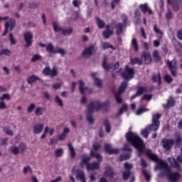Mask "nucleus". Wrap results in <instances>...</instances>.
I'll list each match as a JSON object with an SVG mask.
<instances>
[{
	"label": "nucleus",
	"instance_id": "nucleus-13",
	"mask_svg": "<svg viewBox=\"0 0 182 182\" xmlns=\"http://www.w3.org/2000/svg\"><path fill=\"white\" fill-rule=\"evenodd\" d=\"M161 142H162L164 149L167 151L171 150V148L173 147V146H174V140L173 139L164 138L161 140Z\"/></svg>",
	"mask_w": 182,
	"mask_h": 182
},
{
	"label": "nucleus",
	"instance_id": "nucleus-36",
	"mask_svg": "<svg viewBox=\"0 0 182 182\" xmlns=\"http://www.w3.org/2000/svg\"><path fill=\"white\" fill-rule=\"evenodd\" d=\"M153 56L155 62H160L161 57H160V55L159 54V51L157 50H154Z\"/></svg>",
	"mask_w": 182,
	"mask_h": 182
},
{
	"label": "nucleus",
	"instance_id": "nucleus-49",
	"mask_svg": "<svg viewBox=\"0 0 182 182\" xmlns=\"http://www.w3.org/2000/svg\"><path fill=\"white\" fill-rule=\"evenodd\" d=\"M151 99H153V95L145 94L142 96V97L141 98V100H147L148 102H149V100H151Z\"/></svg>",
	"mask_w": 182,
	"mask_h": 182
},
{
	"label": "nucleus",
	"instance_id": "nucleus-64",
	"mask_svg": "<svg viewBox=\"0 0 182 182\" xmlns=\"http://www.w3.org/2000/svg\"><path fill=\"white\" fill-rule=\"evenodd\" d=\"M28 171L32 173V168H31V166H25L23 169V173L24 174H27Z\"/></svg>",
	"mask_w": 182,
	"mask_h": 182
},
{
	"label": "nucleus",
	"instance_id": "nucleus-57",
	"mask_svg": "<svg viewBox=\"0 0 182 182\" xmlns=\"http://www.w3.org/2000/svg\"><path fill=\"white\" fill-rule=\"evenodd\" d=\"M37 60H42V57L39 54H35L31 58V62H36Z\"/></svg>",
	"mask_w": 182,
	"mask_h": 182
},
{
	"label": "nucleus",
	"instance_id": "nucleus-4",
	"mask_svg": "<svg viewBox=\"0 0 182 182\" xmlns=\"http://www.w3.org/2000/svg\"><path fill=\"white\" fill-rule=\"evenodd\" d=\"M146 156H149L150 160H152V161H155V163H157V167L160 170H162V168H165L166 169V171H167L168 168H170V167H168V164H167V162L160 159V158H159L157 155L151 153V150L146 151Z\"/></svg>",
	"mask_w": 182,
	"mask_h": 182
},
{
	"label": "nucleus",
	"instance_id": "nucleus-62",
	"mask_svg": "<svg viewBox=\"0 0 182 182\" xmlns=\"http://www.w3.org/2000/svg\"><path fill=\"white\" fill-rule=\"evenodd\" d=\"M62 85H63V82L54 83L52 87H53V89L58 90V89H60V87H62Z\"/></svg>",
	"mask_w": 182,
	"mask_h": 182
},
{
	"label": "nucleus",
	"instance_id": "nucleus-60",
	"mask_svg": "<svg viewBox=\"0 0 182 182\" xmlns=\"http://www.w3.org/2000/svg\"><path fill=\"white\" fill-rule=\"evenodd\" d=\"M11 153L14 156H18V154H19V148H18V146L11 148Z\"/></svg>",
	"mask_w": 182,
	"mask_h": 182
},
{
	"label": "nucleus",
	"instance_id": "nucleus-46",
	"mask_svg": "<svg viewBox=\"0 0 182 182\" xmlns=\"http://www.w3.org/2000/svg\"><path fill=\"white\" fill-rule=\"evenodd\" d=\"M52 25H53L54 32H63V28L59 27L58 26V24L56 23V22H53Z\"/></svg>",
	"mask_w": 182,
	"mask_h": 182
},
{
	"label": "nucleus",
	"instance_id": "nucleus-40",
	"mask_svg": "<svg viewBox=\"0 0 182 182\" xmlns=\"http://www.w3.org/2000/svg\"><path fill=\"white\" fill-rule=\"evenodd\" d=\"M43 110H45L42 107H37L34 112L36 116H42L43 114Z\"/></svg>",
	"mask_w": 182,
	"mask_h": 182
},
{
	"label": "nucleus",
	"instance_id": "nucleus-41",
	"mask_svg": "<svg viewBox=\"0 0 182 182\" xmlns=\"http://www.w3.org/2000/svg\"><path fill=\"white\" fill-rule=\"evenodd\" d=\"M72 33H73V28L70 27L68 29H63V28L62 34L64 35V36H66V35L70 36V35H72Z\"/></svg>",
	"mask_w": 182,
	"mask_h": 182
},
{
	"label": "nucleus",
	"instance_id": "nucleus-45",
	"mask_svg": "<svg viewBox=\"0 0 182 182\" xmlns=\"http://www.w3.org/2000/svg\"><path fill=\"white\" fill-rule=\"evenodd\" d=\"M141 173L144 176L145 179L146 180V181H150V180L151 179V176L149 174V173H147V171L144 168H142Z\"/></svg>",
	"mask_w": 182,
	"mask_h": 182
},
{
	"label": "nucleus",
	"instance_id": "nucleus-35",
	"mask_svg": "<svg viewBox=\"0 0 182 182\" xmlns=\"http://www.w3.org/2000/svg\"><path fill=\"white\" fill-rule=\"evenodd\" d=\"M132 46H133L135 52H139V43H137L136 38H132Z\"/></svg>",
	"mask_w": 182,
	"mask_h": 182
},
{
	"label": "nucleus",
	"instance_id": "nucleus-29",
	"mask_svg": "<svg viewBox=\"0 0 182 182\" xmlns=\"http://www.w3.org/2000/svg\"><path fill=\"white\" fill-rule=\"evenodd\" d=\"M144 93H147V88L146 87L139 86L136 89V94L141 96Z\"/></svg>",
	"mask_w": 182,
	"mask_h": 182
},
{
	"label": "nucleus",
	"instance_id": "nucleus-2",
	"mask_svg": "<svg viewBox=\"0 0 182 182\" xmlns=\"http://www.w3.org/2000/svg\"><path fill=\"white\" fill-rule=\"evenodd\" d=\"M107 109H110V102H102L100 101L91 102L90 105L87 107V110L88 113L87 114V120L90 124H95V119H93V112L95 110L99 112V110H105L107 112Z\"/></svg>",
	"mask_w": 182,
	"mask_h": 182
},
{
	"label": "nucleus",
	"instance_id": "nucleus-20",
	"mask_svg": "<svg viewBox=\"0 0 182 182\" xmlns=\"http://www.w3.org/2000/svg\"><path fill=\"white\" fill-rule=\"evenodd\" d=\"M168 161L170 163L171 166L173 167V168H177V170H181V166L178 163L177 160L174 158H168Z\"/></svg>",
	"mask_w": 182,
	"mask_h": 182
},
{
	"label": "nucleus",
	"instance_id": "nucleus-33",
	"mask_svg": "<svg viewBox=\"0 0 182 182\" xmlns=\"http://www.w3.org/2000/svg\"><path fill=\"white\" fill-rule=\"evenodd\" d=\"M130 62L132 65H143V61L139 58H131Z\"/></svg>",
	"mask_w": 182,
	"mask_h": 182
},
{
	"label": "nucleus",
	"instance_id": "nucleus-3",
	"mask_svg": "<svg viewBox=\"0 0 182 182\" xmlns=\"http://www.w3.org/2000/svg\"><path fill=\"white\" fill-rule=\"evenodd\" d=\"M127 141L130 143L139 152V156L143 153V140L137 134L133 132H128L125 134Z\"/></svg>",
	"mask_w": 182,
	"mask_h": 182
},
{
	"label": "nucleus",
	"instance_id": "nucleus-50",
	"mask_svg": "<svg viewBox=\"0 0 182 182\" xmlns=\"http://www.w3.org/2000/svg\"><path fill=\"white\" fill-rule=\"evenodd\" d=\"M101 147H102V145H100V144L95 143L92 145V148H93L92 151H94V153H96V151H99V150H100Z\"/></svg>",
	"mask_w": 182,
	"mask_h": 182
},
{
	"label": "nucleus",
	"instance_id": "nucleus-59",
	"mask_svg": "<svg viewBox=\"0 0 182 182\" xmlns=\"http://www.w3.org/2000/svg\"><path fill=\"white\" fill-rule=\"evenodd\" d=\"M63 154V149H58L55 151V157H61Z\"/></svg>",
	"mask_w": 182,
	"mask_h": 182
},
{
	"label": "nucleus",
	"instance_id": "nucleus-22",
	"mask_svg": "<svg viewBox=\"0 0 182 182\" xmlns=\"http://www.w3.org/2000/svg\"><path fill=\"white\" fill-rule=\"evenodd\" d=\"M150 132H157V130L151 129H150V125H148L145 127V129L141 130V135L145 139H148L149 138V134H150Z\"/></svg>",
	"mask_w": 182,
	"mask_h": 182
},
{
	"label": "nucleus",
	"instance_id": "nucleus-11",
	"mask_svg": "<svg viewBox=\"0 0 182 182\" xmlns=\"http://www.w3.org/2000/svg\"><path fill=\"white\" fill-rule=\"evenodd\" d=\"M119 66H120V64L119 63V62L107 64V58L106 57L104 58V60L102 62V68L105 70H110V69H112L113 70H116V69H119Z\"/></svg>",
	"mask_w": 182,
	"mask_h": 182
},
{
	"label": "nucleus",
	"instance_id": "nucleus-19",
	"mask_svg": "<svg viewBox=\"0 0 182 182\" xmlns=\"http://www.w3.org/2000/svg\"><path fill=\"white\" fill-rule=\"evenodd\" d=\"M151 80L154 83H158V86L161 85V74L158 73L157 74H154L151 76Z\"/></svg>",
	"mask_w": 182,
	"mask_h": 182
},
{
	"label": "nucleus",
	"instance_id": "nucleus-43",
	"mask_svg": "<svg viewBox=\"0 0 182 182\" xmlns=\"http://www.w3.org/2000/svg\"><path fill=\"white\" fill-rule=\"evenodd\" d=\"M68 146L70 151L72 159H75V157H76V152H75V148H73V146H72V144H68Z\"/></svg>",
	"mask_w": 182,
	"mask_h": 182
},
{
	"label": "nucleus",
	"instance_id": "nucleus-30",
	"mask_svg": "<svg viewBox=\"0 0 182 182\" xmlns=\"http://www.w3.org/2000/svg\"><path fill=\"white\" fill-rule=\"evenodd\" d=\"M103 124L105 127L107 133H110V132H112V127L110 126V122H109V119H105Z\"/></svg>",
	"mask_w": 182,
	"mask_h": 182
},
{
	"label": "nucleus",
	"instance_id": "nucleus-48",
	"mask_svg": "<svg viewBox=\"0 0 182 182\" xmlns=\"http://www.w3.org/2000/svg\"><path fill=\"white\" fill-rule=\"evenodd\" d=\"M121 95L122 94H119V92H117L115 94V100H116L117 103H118V105L123 103V99H122V97H120Z\"/></svg>",
	"mask_w": 182,
	"mask_h": 182
},
{
	"label": "nucleus",
	"instance_id": "nucleus-8",
	"mask_svg": "<svg viewBox=\"0 0 182 182\" xmlns=\"http://www.w3.org/2000/svg\"><path fill=\"white\" fill-rule=\"evenodd\" d=\"M161 118V114H155L152 116V123L149 124V128L151 130H157L160 128V121L159 119Z\"/></svg>",
	"mask_w": 182,
	"mask_h": 182
},
{
	"label": "nucleus",
	"instance_id": "nucleus-55",
	"mask_svg": "<svg viewBox=\"0 0 182 182\" xmlns=\"http://www.w3.org/2000/svg\"><path fill=\"white\" fill-rule=\"evenodd\" d=\"M9 39L10 41L11 45H16V40L14 38V34L12 33H9Z\"/></svg>",
	"mask_w": 182,
	"mask_h": 182
},
{
	"label": "nucleus",
	"instance_id": "nucleus-28",
	"mask_svg": "<svg viewBox=\"0 0 182 182\" xmlns=\"http://www.w3.org/2000/svg\"><path fill=\"white\" fill-rule=\"evenodd\" d=\"M116 33L117 36L123 33V23H119L115 25Z\"/></svg>",
	"mask_w": 182,
	"mask_h": 182
},
{
	"label": "nucleus",
	"instance_id": "nucleus-37",
	"mask_svg": "<svg viewBox=\"0 0 182 182\" xmlns=\"http://www.w3.org/2000/svg\"><path fill=\"white\" fill-rule=\"evenodd\" d=\"M96 21L98 28L100 29H103V28H105V26L106 25V23H105V21H102L98 17L96 18Z\"/></svg>",
	"mask_w": 182,
	"mask_h": 182
},
{
	"label": "nucleus",
	"instance_id": "nucleus-6",
	"mask_svg": "<svg viewBox=\"0 0 182 182\" xmlns=\"http://www.w3.org/2000/svg\"><path fill=\"white\" fill-rule=\"evenodd\" d=\"M16 25V21L14 18H10L9 21H6L4 24V31L2 33V36H6L9 31L10 32H12Z\"/></svg>",
	"mask_w": 182,
	"mask_h": 182
},
{
	"label": "nucleus",
	"instance_id": "nucleus-31",
	"mask_svg": "<svg viewBox=\"0 0 182 182\" xmlns=\"http://www.w3.org/2000/svg\"><path fill=\"white\" fill-rule=\"evenodd\" d=\"M126 89H127V82H122L117 93L122 95V93L124 92V90H126Z\"/></svg>",
	"mask_w": 182,
	"mask_h": 182
},
{
	"label": "nucleus",
	"instance_id": "nucleus-54",
	"mask_svg": "<svg viewBox=\"0 0 182 182\" xmlns=\"http://www.w3.org/2000/svg\"><path fill=\"white\" fill-rule=\"evenodd\" d=\"M128 159H130V154H121L119 160L121 161H124L126 160H128Z\"/></svg>",
	"mask_w": 182,
	"mask_h": 182
},
{
	"label": "nucleus",
	"instance_id": "nucleus-23",
	"mask_svg": "<svg viewBox=\"0 0 182 182\" xmlns=\"http://www.w3.org/2000/svg\"><path fill=\"white\" fill-rule=\"evenodd\" d=\"M105 175L107 176V177H109V178H113V177H114V171H113V168L110 166H106Z\"/></svg>",
	"mask_w": 182,
	"mask_h": 182
},
{
	"label": "nucleus",
	"instance_id": "nucleus-7",
	"mask_svg": "<svg viewBox=\"0 0 182 182\" xmlns=\"http://www.w3.org/2000/svg\"><path fill=\"white\" fill-rule=\"evenodd\" d=\"M122 77L126 80L133 79L134 77V68L126 65L124 72L122 73Z\"/></svg>",
	"mask_w": 182,
	"mask_h": 182
},
{
	"label": "nucleus",
	"instance_id": "nucleus-52",
	"mask_svg": "<svg viewBox=\"0 0 182 182\" xmlns=\"http://www.w3.org/2000/svg\"><path fill=\"white\" fill-rule=\"evenodd\" d=\"M164 79L166 83H171V82H173V77L168 74L165 75Z\"/></svg>",
	"mask_w": 182,
	"mask_h": 182
},
{
	"label": "nucleus",
	"instance_id": "nucleus-26",
	"mask_svg": "<svg viewBox=\"0 0 182 182\" xmlns=\"http://www.w3.org/2000/svg\"><path fill=\"white\" fill-rule=\"evenodd\" d=\"M101 46L104 50H106V49H112V50H116V47L113 46V45L109 44L107 42H102L101 43Z\"/></svg>",
	"mask_w": 182,
	"mask_h": 182
},
{
	"label": "nucleus",
	"instance_id": "nucleus-10",
	"mask_svg": "<svg viewBox=\"0 0 182 182\" xmlns=\"http://www.w3.org/2000/svg\"><path fill=\"white\" fill-rule=\"evenodd\" d=\"M43 74H44L45 76H50V77L53 78L58 76V68L53 67V68L50 69V67L46 66L43 70Z\"/></svg>",
	"mask_w": 182,
	"mask_h": 182
},
{
	"label": "nucleus",
	"instance_id": "nucleus-44",
	"mask_svg": "<svg viewBox=\"0 0 182 182\" xmlns=\"http://www.w3.org/2000/svg\"><path fill=\"white\" fill-rule=\"evenodd\" d=\"M3 132L7 134V136H14V132L8 127H3Z\"/></svg>",
	"mask_w": 182,
	"mask_h": 182
},
{
	"label": "nucleus",
	"instance_id": "nucleus-24",
	"mask_svg": "<svg viewBox=\"0 0 182 182\" xmlns=\"http://www.w3.org/2000/svg\"><path fill=\"white\" fill-rule=\"evenodd\" d=\"M93 52H95V46H91L84 50L82 56H90Z\"/></svg>",
	"mask_w": 182,
	"mask_h": 182
},
{
	"label": "nucleus",
	"instance_id": "nucleus-1",
	"mask_svg": "<svg viewBox=\"0 0 182 182\" xmlns=\"http://www.w3.org/2000/svg\"><path fill=\"white\" fill-rule=\"evenodd\" d=\"M80 159V168H84L85 165L88 171L100 169V163L103 161V156L100 154L95 152V151H90L89 156L86 154L81 155Z\"/></svg>",
	"mask_w": 182,
	"mask_h": 182
},
{
	"label": "nucleus",
	"instance_id": "nucleus-5",
	"mask_svg": "<svg viewBox=\"0 0 182 182\" xmlns=\"http://www.w3.org/2000/svg\"><path fill=\"white\" fill-rule=\"evenodd\" d=\"M46 52H48V53H59L60 55H61V56H65V55H66V51L63 49V48H55L53 47V44L52 43H48L46 46Z\"/></svg>",
	"mask_w": 182,
	"mask_h": 182
},
{
	"label": "nucleus",
	"instance_id": "nucleus-15",
	"mask_svg": "<svg viewBox=\"0 0 182 182\" xmlns=\"http://www.w3.org/2000/svg\"><path fill=\"white\" fill-rule=\"evenodd\" d=\"M23 38L26 43V48H29V46H31L33 43L32 39H33V33H32L31 31H27L23 33Z\"/></svg>",
	"mask_w": 182,
	"mask_h": 182
},
{
	"label": "nucleus",
	"instance_id": "nucleus-16",
	"mask_svg": "<svg viewBox=\"0 0 182 182\" xmlns=\"http://www.w3.org/2000/svg\"><path fill=\"white\" fill-rule=\"evenodd\" d=\"M76 173V179L80 180L81 182H86V176L85 175V172L80 169H75V168H73L72 173Z\"/></svg>",
	"mask_w": 182,
	"mask_h": 182
},
{
	"label": "nucleus",
	"instance_id": "nucleus-51",
	"mask_svg": "<svg viewBox=\"0 0 182 182\" xmlns=\"http://www.w3.org/2000/svg\"><path fill=\"white\" fill-rule=\"evenodd\" d=\"M174 144H176V146L182 145V138L180 135L176 137V140L174 141Z\"/></svg>",
	"mask_w": 182,
	"mask_h": 182
},
{
	"label": "nucleus",
	"instance_id": "nucleus-61",
	"mask_svg": "<svg viewBox=\"0 0 182 182\" xmlns=\"http://www.w3.org/2000/svg\"><path fill=\"white\" fill-rule=\"evenodd\" d=\"M55 103H57L58 106H60V107H63V101H62L58 95L55 96Z\"/></svg>",
	"mask_w": 182,
	"mask_h": 182
},
{
	"label": "nucleus",
	"instance_id": "nucleus-63",
	"mask_svg": "<svg viewBox=\"0 0 182 182\" xmlns=\"http://www.w3.org/2000/svg\"><path fill=\"white\" fill-rule=\"evenodd\" d=\"M95 83L96 85V86H97L98 87H102V86L103 85V84L102 83V80L99 78H95Z\"/></svg>",
	"mask_w": 182,
	"mask_h": 182
},
{
	"label": "nucleus",
	"instance_id": "nucleus-34",
	"mask_svg": "<svg viewBox=\"0 0 182 182\" xmlns=\"http://www.w3.org/2000/svg\"><path fill=\"white\" fill-rule=\"evenodd\" d=\"M145 112H149V109L146 108L144 106H141L136 110V114L137 116H140V114H143V113H145Z\"/></svg>",
	"mask_w": 182,
	"mask_h": 182
},
{
	"label": "nucleus",
	"instance_id": "nucleus-25",
	"mask_svg": "<svg viewBox=\"0 0 182 182\" xmlns=\"http://www.w3.org/2000/svg\"><path fill=\"white\" fill-rule=\"evenodd\" d=\"M167 2L169 5H172V8L175 12H177L180 9V6H178L177 0H167Z\"/></svg>",
	"mask_w": 182,
	"mask_h": 182
},
{
	"label": "nucleus",
	"instance_id": "nucleus-56",
	"mask_svg": "<svg viewBox=\"0 0 182 182\" xmlns=\"http://www.w3.org/2000/svg\"><path fill=\"white\" fill-rule=\"evenodd\" d=\"M11 100V95H9V94H3L1 97H0V100L3 101L4 100Z\"/></svg>",
	"mask_w": 182,
	"mask_h": 182
},
{
	"label": "nucleus",
	"instance_id": "nucleus-32",
	"mask_svg": "<svg viewBox=\"0 0 182 182\" xmlns=\"http://www.w3.org/2000/svg\"><path fill=\"white\" fill-rule=\"evenodd\" d=\"M80 92L81 95H84L85 92L87 90V87H85V82L82 80H79Z\"/></svg>",
	"mask_w": 182,
	"mask_h": 182
},
{
	"label": "nucleus",
	"instance_id": "nucleus-14",
	"mask_svg": "<svg viewBox=\"0 0 182 182\" xmlns=\"http://www.w3.org/2000/svg\"><path fill=\"white\" fill-rule=\"evenodd\" d=\"M141 60L145 65H150L151 63V54L147 51H142L141 53Z\"/></svg>",
	"mask_w": 182,
	"mask_h": 182
},
{
	"label": "nucleus",
	"instance_id": "nucleus-58",
	"mask_svg": "<svg viewBox=\"0 0 182 182\" xmlns=\"http://www.w3.org/2000/svg\"><path fill=\"white\" fill-rule=\"evenodd\" d=\"M124 167L127 171H130L133 168V164H129V162H125L124 164Z\"/></svg>",
	"mask_w": 182,
	"mask_h": 182
},
{
	"label": "nucleus",
	"instance_id": "nucleus-42",
	"mask_svg": "<svg viewBox=\"0 0 182 182\" xmlns=\"http://www.w3.org/2000/svg\"><path fill=\"white\" fill-rule=\"evenodd\" d=\"M129 106L127 105V104L122 105V107H120L119 109L118 114H123V112H127Z\"/></svg>",
	"mask_w": 182,
	"mask_h": 182
},
{
	"label": "nucleus",
	"instance_id": "nucleus-47",
	"mask_svg": "<svg viewBox=\"0 0 182 182\" xmlns=\"http://www.w3.org/2000/svg\"><path fill=\"white\" fill-rule=\"evenodd\" d=\"M114 33V31H103L102 35L105 39H109Z\"/></svg>",
	"mask_w": 182,
	"mask_h": 182
},
{
	"label": "nucleus",
	"instance_id": "nucleus-21",
	"mask_svg": "<svg viewBox=\"0 0 182 182\" xmlns=\"http://www.w3.org/2000/svg\"><path fill=\"white\" fill-rule=\"evenodd\" d=\"M43 127H45V125L43 124H35L33 128L34 134H39L40 133H42Z\"/></svg>",
	"mask_w": 182,
	"mask_h": 182
},
{
	"label": "nucleus",
	"instance_id": "nucleus-12",
	"mask_svg": "<svg viewBox=\"0 0 182 182\" xmlns=\"http://www.w3.org/2000/svg\"><path fill=\"white\" fill-rule=\"evenodd\" d=\"M166 65L169 68L172 76L176 77V76H177V61L176 60V59H173L171 61L168 60L166 61Z\"/></svg>",
	"mask_w": 182,
	"mask_h": 182
},
{
	"label": "nucleus",
	"instance_id": "nucleus-38",
	"mask_svg": "<svg viewBox=\"0 0 182 182\" xmlns=\"http://www.w3.org/2000/svg\"><path fill=\"white\" fill-rule=\"evenodd\" d=\"M174 97H170L167 100V105L166 109H168V107H173L174 106Z\"/></svg>",
	"mask_w": 182,
	"mask_h": 182
},
{
	"label": "nucleus",
	"instance_id": "nucleus-39",
	"mask_svg": "<svg viewBox=\"0 0 182 182\" xmlns=\"http://www.w3.org/2000/svg\"><path fill=\"white\" fill-rule=\"evenodd\" d=\"M130 176H132V171H126L122 173V179L127 181V180H129Z\"/></svg>",
	"mask_w": 182,
	"mask_h": 182
},
{
	"label": "nucleus",
	"instance_id": "nucleus-53",
	"mask_svg": "<svg viewBox=\"0 0 182 182\" xmlns=\"http://www.w3.org/2000/svg\"><path fill=\"white\" fill-rule=\"evenodd\" d=\"M36 107V105L35 104H30L29 106L27 107V113H32Z\"/></svg>",
	"mask_w": 182,
	"mask_h": 182
},
{
	"label": "nucleus",
	"instance_id": "nucleus-9",
	"mask_svg": "<svg viewBox=\"0 0 182 182\" xmlns=\"http://www.w3.org/2000/svg\"><path fill=\"white\" fill-rule=\"evenodd\" d=\"M166 174L168 177V179L169 181L171 182H176L181 178V175L178 172L173 173L171 172V168H168L167 171H166Z\"/></svg>",
	"mask_w": 182,
	"mask_h": 182
},
{
	"label": "nucleus",
	"instance_id": "nucleus-18",
	"mask_svg": "<svg viewBox=\"0 0 182 182\" xmlns=\"http://www.w3.org/2000/svg\"><path fill=\"white\" fill-rule=\"evenodd\" d=\"M105 151L107 154L112 155V154H118L120 150L119 149H112L110 144H106L105 145Z\"/></svg>",
	"mask_w": 182,
	"mask_h": 182
},
{
	"label": "nucleus",
	"instance_id": "nucleus-27",
	"mask_svg": "<svg viewBox=\"0 0 182 182\" xmlns=\"http://www.w3.org/2000/svg\"><path fill=\"white\" fill-rule=\"evenodd\" d=\"M36 80H41V78H39V77L33 75H31L29 77H28L27 78V82L28 83V85H32L33 83H35V82H36Z\"/></svg>",
	"mask_w": 182,
	"mask_h": 182
},
{
	"label": "nucleus",
	"instance_id": "nucleus-17",
	"mask_svg": "<svg viewBox=\"0 0 182 182\" xmlns=\"http://www.w3.org/2000/svg\"><path fill=\"white\" fill-rule=\"evenodd\" d=\"M139 8L142 14H146L148 13L149 15H153V11H151V9L149 7V4H147V3L139 4Z\"/></svg>",
	"mask_w": 182,
	"mask_h": 182
}]
</instances>
